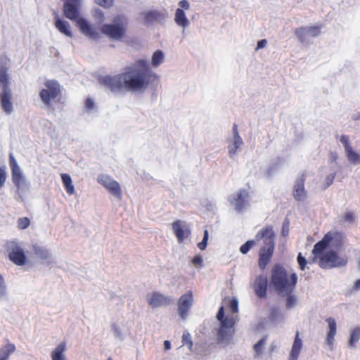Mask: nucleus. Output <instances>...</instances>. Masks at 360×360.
<instances>
[{"label":"nucleus","mask_w":360,"mask_h":360,"mask_svg":"<svg viewBox=\"0 0 360 360\" xmlns=\"http://www.w3.org/2000/svg\"><path fill=\"white\" fill-rule=\"evenodd\" d=\"M3 60H4V58H1V63H3Z\"/></svg>","instance_id":"nucleus-57"},{"label":"nucleus","mask_w":360,"mask_h":360,"mask_svg":"<svg viewBox=\"0 0 360 360\" xmlns=\"http://www.w3.org/2000/svg\"><path fill=\"white\" fill-rule=\"evenodd\" d=\"M0 86L2 91L11 90L9 89L8 68L3 64L0 66Z\"/></svg>","instance_id":"nucleus-23"},{"label":"nucleus","mask_w":360,"mask_h":360,"mask_svg":"<svg viewBox=\"0 0 360 360\" xmlns=\"http://www.w3.org/2000/svg\"><path fill=\"white\" fill-rule=\"evenodd\" d=\"M243 141L240 136L234 137V141L232 145L229 146V153L231 156L236 154L237 150L242 145Z\"/></svg>","instance_id":"nucleus-32"},{"label":"nucleus","mask_w":360,"mask_h":360,"mask_svg":"<svg viewBox=\"0 0 360 360\" xmlns=\"http://www.w3.org/2000/svg\"><path fill=\"white\" fill-rule=\"evenodd\" d=\"M266 338L264 337L254 345V351L257 355H259L262 353V348L266 344Z\"/></svg>","instance_id":"nucleus-35"},{"label":"nucleus","mask_w":360,"mask_h":360,"mask_svg":"<svg viewBox=\"0 0 360 360\" xmlns=\"http://www.w3.org/2000/svg\"><path fill=\"white\" fill-rule=\"evenodd\" d=\"M360 339V328L356 327L354 328L350 333V338L349 340L348 345L350 347H354L355 344Z\"/></svg>","instance_id":"nucleus-30"},{"label":"nucleus","mask_w":360,"mask_h":360,"mask_svg":"<svg viewBox=\"0 0 360 360\" xmlns=\"http://www.w3.org/2000/svg\"><path fill=\"white\" fill-rule=\"evenodd\" d=\"M174 21L176 24L183 28L187 27L190 22L186 18L185 12L181 8H177L174 15Z\"/></svg>","instance_id":"nucleus-24"},{"label":"nucleus","mask_w":360,"mask_h":360,"mask_svg":"<svg viewBox=\"0 0 360 360\" xmlns=\"http://www.w3.org/2000/svg\"><path fill=\"white\" fill-rule=\"evenodd\" d=\"M253 288L258 297L265 298L267 292V278L263 275L258 276L255 280Z\"/></svg>","instance_id":"nucleus-13"},{"label":"nucleus","mask_w":360,"mask_h":360,"mask_svg":"<svg viewBox=\"0 0 360 360\" xmlns=\"http://www.w3.org/2000/svg\"><path fill=\"white\" fill-rule=\"evenodd\" d=\"M0 99L3 110L7 114H11L13 111V103L11 101L12 95L11 90L2 91L0 94Z\"/></svg>","instance_id":"nucleus-20"},{"label":"nucleus","mask_w":360,"mask_h":360,"mask_svg":"<svg viewBox=\"0 0 360 360\" xmlns=\"http://www.w3.org/2000/svg\"><path fill=\"white\" fill-rule=\"evenodd\" d=\"M15 350V345L10 343L0 348V360H8L10 354L14 352Z\"/></svg>","instance_id":"nucleus-27"},{"label":"nucleus","mask_w":360,"mask_h":360,"mask_svg":"<svg viewBox=\"0 0 360 360\" xmlns=\"http://www.w3.org/2000/svg\"><path fill=\"white\" fill-rule=\"evenodd\" d=\"M283 296H288L286 298V307L287 308L290 309L295 305L297 300L294 295L289 294V295H284Z\"/></svg>","instance_id":"nucleus-39"},{"label":"nucleus","mask_w":360,"mask_h":360,"mask_svg":"<svg viewBox=\"0 0 360 360\" xmlns=\"http://www.w3.org/2000/svg\"><path fill=\"white\" fill-rule=\"evenodd\" d=\"M9 163L11 169L12 181L17 187V192L20 193V191L25 185L24 176L20 172V169L15 159L11 154L9 156Z\"/></svg>","instance_id":"nucleus-8"},{"label":"nucleus","mask_w":360,"mask_h":360,"mask_svg":"<svg viewBox=\"0 0 360 360\" xmlns=\"http://www.w3.org/2000/svg\"><path fill=\"white\" fill-rule=\"evenodd\" d=\"M223 305L219 308L217 314V319L221 326L218 330V340L222 342L232 335L231 329L236 323L233 314L238 311V303L236 299L226 297L223 300Z\"/></svg>","instance_id":"nucleus-3"},{"label":"nucleus","mask_w":360,"mask_h":360,"mask_svg":"<svg viewBox=\"0 0 360 360\" xmlns=\"http://www.w3.org/2000/svg\"><path fill=\"white\" fill-rule=\"evenodd\" d=\"M163 53L160 50L156 51L152 56V64L153 66H158L163 62Z\"/></svg>","instance_id":"nucleus-33"},{"label":"nucleus","mask_w":360,"mask_h":360,"mask_svg":"<svg viewBox=\"0 0 360 360\" xmlns=\"http://www.w3.org/2000/svg\"><path fill=\"white\" fill-rule=\"evenodd\" d=\"M263 241V246L259 251L258 266L264 271L271 262L275 249V233L271 225L262 228L255 236V240H249L240 248L242 254H247L256 242Z\"/></svg>","instance_id":"nucleus-2"},{"label":"nucleus","mask_w":360,"mask_h":360,"mask_svg":"<svg viewBox=\"0 0 360 360\" xmlns=\"http://www.w3.org/2000/svg\"><path fill=\"white\" fill-rule=\"evenodd\" d=\"M148 302L152 307L158 308L169 304L170 299L159 292H154L148 298Z\"/></svg>","instance_id":"nucleus-17"},{"label":"nucleus","mask_w":360,"mask_h":360,"mask_svg":"<svg viewBox=\"0 0 360 360\" xmlns=\"http://www.w3.org/2000/svg\"><path fill=\"white\" fill-rule=\"evenodd\" d=\"M340 141L343 144L345 151L352 148L347 136L342 135L340 138Z\"/></svg>","instance_id":"nucleus-45"},{"label":"nucleus","mask_w":360,"mask_h":360,"mask_svg":"<svg viewBox=\"0 0 360 360\" xmlns=\"http://www.w3.org/2000/svg\"><path fill=\"white\" fill-rule=\"evenodd\" d=\"M108 191L115 197L119 199L122 198V191L119 183L116 181H113L107 188Z\"/></svg>","instance_id":"nucleus-29"},{"label":"nucleus","mask_w":360,"mask_h":360,"mask_svg":"<svg viewBox=\"0 0 360 360\" xmlns=\"http://www.w3.org/2000/svg\"><path fill=\"white\" fill-rule=\"evenodd\" d=\"M289 226H290V223H289V221L287 219L283 222V226H282L281 234L283 236H287L288 235Z\"/></svg>","instance_id":"nucleus-47"},{"label":"nucleus","mask_w":360,"mask_h":360,"mask_svg":"<svg viewBox=\"0 0 360 360\" xmlns=\"http://www.w3.org/2000/svg\"><path fill=\"white\" fill-rule=\"evenodd\" d=\"M335 178V173H333V174L328 175L325 179V186H323V188L326 189L328 187H329L333 184Z\"/></svg>","instance_id":"nucleus-42"},{"label":"nucleus","mask_w":360,"mask_h":360,"mask_svg":"<svg viewBox=\"0 0 360 360\" xmlns=\"http://www.w3.org/2000/svg\"><path fill=\"white\" fill-rule=\"evenodd\" d=\"M233 129L234 137L240 136L239 134H238V126H237L236 124H233Z\"/></svg>","instance_id":"nucleus-53"},{"label":"nucleus","mask_w":360,"mask_h":360,"mask_svg":"<svg viewBox=\"0 0 360 360\" xmlns=\"http://www.w3.org/2000/svg\"><path fill=\"white\" fill-rule=\"evenodd\" d=\"M18 228L23 230L29 227L30 225V220L27 217H21L18 219Z\"/></svg>","instance_id":"nucleus-36"},{"label":"nucleus","mask_w":360,"mask_h":360,"mask_svg":"<svg viewBox=\"0 0 360 360\" xmlns=\"http://www.w3.org/2000/svg\"><path fill=\"white\" fill-rule=\"evenodd\" d=\"M208 237H209L208 231L205 230L204 232L202 240L198 244V247L201 250H204L206 248L207 244V240H208Z\"/></svg>","instance_id":"nucleus-40"},{"label":"nucleus","mask_w":360,"mask_h":360,"mask_svg":"<svg viewBox=\"0 0 360 360\" xmlns=\"http://www.w3.org/2000/svg\"><path fill=\"white\" fill-rule=\"evenodd\" d=\"M305 180L306 174L303 173L295 181L292 195L297 201H304L307 198V193L304 188Z\"/></svg>","instance_id":"nucleus-12"},{"label":"nucleus","mask_w":360,"mask_h":360,"mask_svg":"<svg viewBox=\"0 0 360 360\" xmlns=\"http://www.w3.org/2000/svg\"><path fill=\"white\" fill-rule=\"evenodd\" d=\"M192 263L195 266H202L203 265V259L202 257L200 255H195L193 259Z\"/></svg>","instance_id":"nucleus-46"},{"label":"nucleus","mask_w":360,"mask_h":360,"mask_svg":"<svg viewBox=\"0 0 360 360\" xmlns=\"http://www.w3.org/2000/svg\"><path fill=\"white\" fill-rule=\"evenodd\" d=\"M321 25L301 27L295 29V34L301 42H305L310 37H316L321 33Z\"/></svg>","instance_id":"nucleus-9"},{"label":"nucleus","mask_w":360,"mask_h":360,"mask_svg":"<svg viewBox=\"0 0 360 360\" xmlns=\"http://www.w3.org/2000/svg\"><path fill=\"white\" fill-rule=\"evenodd\" d=\"M9 259L15 264L22 266L25 264L26 257L24 251L19 247H15L9 252Z\"/></svg>","instance_id":"nucleus-18"},{"label":"nucleus","mask_w":360,"mask_h":360,"mask_svg":"<svg viewBox=\"0 0 360 360\" xmlns=\"http://www.w3.org/2000/svg\"><path fill=\"white\" fill-rule=\"evenodd\" d=\"M54 25L60 33L69 37H72L70 24L67 21L60 19L57 13H55Z\"/></svg>","instance_id":"nucleus-19"},{"label":"nucleus","mask_w":360,"mask_h":360,"mask_svg":"<svg viewBox=\"0 0 360 360\" xmlns=\"http://www.w3.org/2000/svg\"><path fill=\"white\" fill-rule=\"evenodd\" d=\"M278 312V309H272L271 310V315L274 314H276Z\"/></svg>","instance_id":"nucleus-56"},{"label":"nucleus","mask_w":360,"mask_h":360,"mask_svg":"<svg viewBox=\"0 0 360 360\" xmlns=\"http://www.w3.org/2000/svg\"><path fill=\"white\" fill-rule=\"evenodd\" d=\"M174 235L179 243H182L191 234L190 230L183 225L180 220L174 221L172 224Z\"/></svg>","instance_id":"nucleus-14"},{"label":"nucleus","mask_w":360,"mask_h":360,"mask_svg":"<svg viewBox=\"0 0 360 360\" xmlns=\"http://www.w3.org/2000/svg\"><path fill=\"white\" fill-rule=\"evenodd\" d=\"M66 349L65 343L58 345L51 353L52 360H66L64 352Z\"/></svg>","instance_id":"nucleus-25"},{"label":"nucleus","mask_w":360,"mask_h":360,"mask_svg":"<svg viewBox=\"0 0 360 360\" xmlns=\"http://www.w3.org/2000/svg\"><path fill=\"white\" fill-rule=\"evenodd\" d=\"M266 40L262 39L257 42V49L264 48L266 45Z\"/></svg>","instance_id":"nucleus-52"},{"label":"nucleus","mask_w":360,"mask_h":360,"mask_svg":"<svg viewBox=\"0 0 360 360\" xmlns=\"http://www.w3.org/2000/svg\"><path fill=\"white\" fill-rule=\"evenodd\" d=\"M297 259V263L299 264L300 269L302 271H304L305 269L307 264V261L306 258L302 255L301 252H299Z\"/></svg>","instance_id":"nucleus-37"},{"label":"nucleus","mask_w":360,"mask_h":360,"mask_svg":"<svg viewBox=\"0 0 360 360\" xmlns=\"http://www.w3.org/2000/svg\"><path fill=\"white\" fill-rule=\"evenodd\" d=\"M348 160L353 164H360V155L352 147L345 151Z\"/></svg>","instance_id":"nucleus-31"},{"label":"nucleus","mask_w":360,"mask_h":360,"mask_svg":"<svg viewBox=\"0 0 360 360\" xmlns=\"http://www.w3.org/2000/svg\"><path fill=\"white\" fill-rule=\"evenodd\" d=\"M80 0H65L63 5L64 15L73 21L79 19Z\"/></svg>","instance_id":"nucleus-10"},{"label":"nucleus","mask_w":360,"mask_h":360,"mask_svg":"<svg viewBox=\"0 0 360 360\" xmlns=\"http://www.w3.org/2000/svg\"><path fill=\"white\" fill-rule=\"evenodd\" d=\"M193 304V292L188 291L182 295L178 300V311L182 319H186L187 313Z\"/></svg>","instance_id":"nucleus-11"},{"label":"nucleus","mask_w":360,"mask_h":360,"mask_svg":"<svg viewBox=\"0 0 360 360\" xmlns=\"http://www.w3.org/2000/svg\"><path fill=\"white\" fill-rule=\"evenodd\" d=\"M333 238V233H327L320 241L315 244L312 250V254L316 258L319 259V264L323 269L345 266L347 262L346 258L340 257L337 252L333 250L323 254L324 250L329 246Z\"/></svg>","instance_id":"nucleus-4"},{"label":"nucleus","mask_w":360,"mask_h":360,"mask_svg":"<svg viewBox=\"0 0 360 360\" xmlns=\"http://www.w3.org/2000/svg\"><path fill=\"white\" fill-rule=\"evenodd\" d=\"M164 15L158 11H149L145 13L144 19L148 23L159 21L162 19Z\"/></svg>","instance_id":"nucleus-28"},{"label":"nucleus","mask_w":360,"mask_h":360,"mask_svg":"<svg viewBox=\"0 0 360 360\" xmlns=\"http://www.w3.org/2000/svg\"><path fill=\"white\" fill-rule=\"evenodd\" d=\"M164 347L165 349H169L171 348V343L169 340H165L164 342Z\"/></svg>","instance_id":"nucleus-54"},{"label":"nucleus","mask_w":360,"mask_h":360,"mask_svg":"<svg viewBox=\"0 0 360 360\" xmlns=\"http://www.w3.org/2000/svg\"><path fill=\"white\" fill-rule=\"evenodd\" d=\"M354 288H355L356 289H359V288H360V279L357 280V281L355 282Z\"/></svg>","instance_id":"nucleus-55"},{"label":"nucleus","mask_w":360,"mask_h":360,"mask_svg":"<svg viewBox=\"0 0 360 360\" xmlns=\"http://www.w3.org/2000/svg\"><path fill=\"white\" fill-rule=\"evenodd\" d=\"M157 79L146 60L140 59L125 68L124 72L115 76L106 75L99 79L100 83L112 92L125 89L128 91H142Z\"/></svg>","instance_id":"nucleus-1"},{"label":"nucleus","mask_w":360,"mask_h":360,"mask_svg":"<svg viewBox=\"0 0 360 360\" xmlns=\"http://www.w3.org/2000/svg\"><path fill=\"white\" fill-rule=\"evenodd\" d=\"M297 282L295 273L289 274L285 268L280 264H275L271 271L270 285L277 292L283 296L292 294Z\"/></svg>","instance_id":"nucleus-5"},{"label":"nucleus","mask_w":360,"mask_h":360,"mask_svg":"<svg viewBox=\"0 0 360 360\" xmlns=\"http://www.w3.org/2000/svg\"><path fill=\"white\" fill-rule=\"evenodd\" d=\"M45 88L39 92V97L42 103L47 107L51 105V102H60L62 91L59 83L56 80H46Z\"/></svg>","instance_id":"nucleus-7"},{"label":"nucleus","mask_w":360,"mask_h":360,"mask_svg":"<svg viewBox=\"0 0 360 360\" xmlns=\"http://www.w3.org/2000/svg\"><path fill=\"white\" fill-rule=\"evenodd\" d=\"M345 219L347 221H353L354 220V216L352 212H347L345 214Z\"/></svg>","instance_id":"nucleus-51"},{"label":"nucleus","mask_w":360,"mask_h":360,"mask_svg":"<svg viewBox=\"0 0 360 360\" xmlns=\"http://www.w3.org/2000/svg\"><path fill=\"white\" fill-rule=\"evenodd\" d=\"M127 26V19L122 15H117L114 17L111 23L104 24L101 31L110 39L120 41L126 35Z\"/></svg>","instance_id":"nucleus-6"},{"label":"nucleus","mask_w":360,"mask_h":360,"mask_svg":"<svg viewBox=\"0 0 360 360\" xmlns=\"http://www.w3.org/2000/svg\"><path fill=\"white\" fill-rule=\"evenodd\" d=\"M94 107V102L91 98H87L85 101V108L90 110Z\"/></svg>","instance_id":"nucleus-50"},{"label":"nucleus","mask_w":360,"mask_h":360,"mask_svg":"<svg viewBox=\"0 0 360 360\" xmlns=\"http://www.w3.org/2000/svg\"><path fill=\"white\" fill-rule=\"evenodd\" d=\"M326 321L328 325V330L326 337V343L329 346L330 349H332L335 342V336L337 333V323L335 319L332 317L327 318Z\"/></svg>","instance_id":"nucleus-16"},{"label":"nucleus","mask_w":360,"mask_h":360,"mask_svg":"<svg viewBox=\"0 0 360 360\" xmlns=\"http://www.w3.org/2000/svg\"><path fill=\"white\" fill-rule=\"evenodd\" d=\"M6 180V172L4 167H0V188H1Z\"/></svg>","instance_id":"nucleus-44"},{"label":"nucleus","mask_w":360,"mask_h":360,"mask_svg":"<svg viewBox=\"0 0 360 360\" xmlns=\"http://www.w3.org/2000/svg\"><path fill=\"white\" fill-rule=\"evenodd\" d=\"M179 8L183 10H188L190 8L189 2L187 0H181L179 2Z\"/></svg>","instance_id":"nucleus-49"},{"label":"nucleus","mask_w":360,"mask_h":360,"mask_svg":"<svg viewBox=\"0 0 360 360\" xmlns=\"http://www.w3.org/2000/svg\"><path fill=\"white\" fill-rule=\"evenodd\" d=\"M61 179L65 187L66 192L69 195H72L75 193V187L72 184V179L68 174H62Z\"/></svg>","instance_id":"nucleus-26"},{"label":"nucleus","mask_w":360,"mask_h":360,"mask_svg":"<svg viewBox=\"0 0 360 360\" xmlns=\"http://www.w3.org/2000/svg\"><path fill=\"white\" fill-rule=\"evenodd\" d=\"M302 348V340L300 338V332L297 330L295 338L290 350L289 360H297Z\"/></svg>","instance_id":"nucleus-21"},{"label":"nucleus","mask_w":360,"mask_h":360,"mask_svg":"<svg viewBox=\"0 0 360 360\" xmlns=\"http://www.w3.org/2000/svg\"><path fill=\"white\" fill-rule=\"evenodd\" d=\"M182 343L183 345H186L188 348L191 350L193 347V341L191 338V335L188 332H184L182 335Z\"/></svg>","instance_id":"nucleus-34"},{"label":"nucleus","mask_w":360,"mask_h":360,"mask_svg":"<svg viewBox=\"0 0 360 360\" xmlns=\"http://www.w3.org/2000/svg\"><path fill=\"white\" fill-rule=\"evenodd\" d=\"M248 196V192L243 189L239 191L233 197V200L231 202L235 205V209L238 211H241L245 205V199Z\"/></svg>","instance_id":"nucleus-22"},{"label":"nucleus","mask_w":360,"mask_h":360,"mask_svg":"<svg viewBox=\"0 0 360 360\" xmlns=\"http://www.w3.org/2000/svg\"><path fill=\"white\" fill-rule=\"evenodd\" d=\"M80 32L90 39H97L98 34L94 27L84 18H79L76 22Z\"/></svg>","instance_id":"nucleus-15"},{"label":"nucleus","mask_w":360,"mask_h":360,"mask_svg":"<svg viewBox=\"0 0 360 360\" xmlns=\"http://www.w3.org/2000/svg\"><path fill=\"white\" fill-rule=\"evenodd\" d=\"M6 294V285L3 276L0 274V297Z\"/></svg>","instance_id":"nucleus-48"},{"label":"nucleus","mask_w":360,"mask_h":360,"mask_svg":"<svg viewBox=\"0 0 360 360\" xmlns=\"http://www.w3.org/2000/svg\"><path fill=\"white\" fill-rule=\"evenodd\" d=\"M34 253L41 259H46L48 257V252L46 250L42 249L38 246H34Z\"/></svg>","instance_id":"nucleus-38"},{"label":"nucleus","mask_w":360,"mask_h":360,"mask_svg":"<svg viewBox=\"0 0 360 360\" xmlns=\"http://www.w3.org/2000/svg\"><path fill=\"white\" fill-rule=\"evenodd\" d=\"M99 182L105 187L108 188V186L114 181L110 179L108 176H102L98 179Z\"/></svg>","instance_id":"nucleus-43"},{"label":"nucleus","mask_w":360,"mask_h":360,"mask_svg":"<svg viewBox=\"0 0 360 360\" xmlns=\"http://www.w3.org/2000/svg\"><path fill=\"white\" fill-rule=\"evenodd\" d=\"M95 2L105 8H110L114 4V0H95Z\"/></svg>","instance_id":"nucleus-41"}]
</instances>
